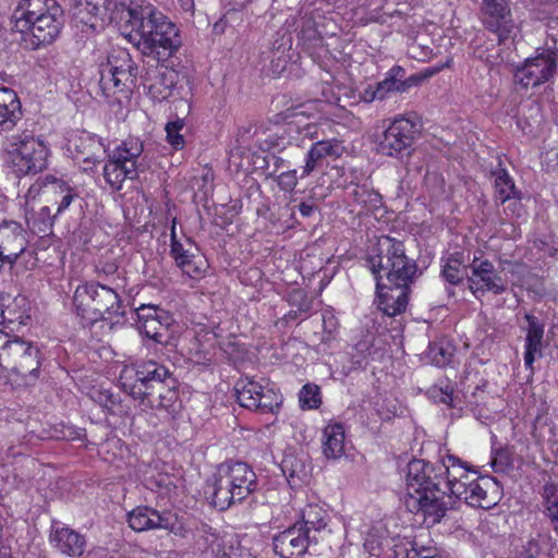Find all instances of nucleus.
Returning <instances> with one entry per match:
<instances>
[{
  "mask_svg": "<svg viewBox=\"0 0 558 558\" xmlns=\"http://www.w3.org/2000/svg\"><path fill=\"white\" fill-rule=\"evenodd\" d=\"M366 262L376 280L379 310L390 317L403 313L417 272V264L407 256L403 242L386 234L378 236Z\"/></svg>",
  "mask_w": 558,
  "mask_h": 558,
  "instance_id": "1",
  "label": "nucleus"
},
{
  "mask_svg": "<svg viewBox=\"0 0 558 558\" xmlns=\"http://www.w3.org/2000/svg\"><path fill=\"white\" fill-rule=\"evenodd\" d=\"M444 472L439 463L413 459L408 463L402 501L407 510L421 515L427 524L435 525L453 508L448 495Z\"/></svg>",
  "mask_w": 558,
  "mask_h": 558,
  "instance_id": "2",
  "label": "nucleus"
},
{
  "mask_svg": "<svg viewBox=\"0 0 558 558\" xmlns=\"http://www.w3.org/2000/svg\"><path fill=\"white\" fill-rule=\"evenodd\" d=\"M122 13L123 23L130 25L134 33L131 38L138 36L136 47L143 56L163 64L181 47L178 27L154 5L131 2Z\"/></svg>",
  "mask_w": 558,
  "mask_h": 558,
  "instance_id": "3",
  "label": "nucleus"
},
{
  "mask_svg": "<svg viewBox=\"0 0 558 558\" xmlns=\"http://www.w3.org/2000/svg\"><path fill=\"white\" fill-rule=\"evenodd\" d=\"M73 304L84 326H92L99 320L119 323L126 313V305L118 293V287L98 281L78 284L74 291Z\"/></svg>",
  "mask_w": 558,
  "mask_h": 558,
  "instance_id": "4",
  "label": "nucleus"
},
{
  "mask_svg": "<svg viewBox=\"0 0 558 558\" xmlns=\"http://www.w3.org/2000/svg\"><path fill=\"white\" fill-rule=\"evenodd\" d=\"M16 27L29 31L38 48L52 44L64 25V13L56 0H22L14 12Z\"/></svg>",
  "mask_w": 558,
  "mask_h": 558,
  "instance_id": "5",
  "label": "nucleus"
},
{
  "mask_svg": "<svg viewBox=\"0 0 558 558\" xmlns=\"http://www.w3.org/2000/svg\"><path fill=\"white\" fill-rule=\"evenodd\" d=\"M2 147L7 163L16 178L36 175L48 168L50 149L39 136L27 132L15 134L7 137Z\"/></svg>",
  "mask_w": 558,
  "mask_h": 558,
  "instance_id": "6",
  "label": "nucleus"
},
{
  "mask_svg": "<svg viewBox=\"0 0 558 558\" xmlns=\"http://www.w3.org/2000/svg\"><path fill=\"white\" fill-rule=\"evenodd\" d=\"M99 87L106 98L119 96L128 98L136 85L138 68L124 49L108 54L106 62L99 64Z\"/></svg>",
  "mask_w": 558,
  "mask_h": 558,
  "instance_id": "7",
  "label": "nucleus"
},
{
  "mask_svg": "<svg viewBox=\"0 0 558 558\" xmlns=\"http://www.w3.org/2000/svg\"><path fill=\"white\" fill-rule=\"evenodd\" d=\"M421 133L418 118L413 114L397 116L385 130L378 144V153L392 158L410 157Z\"/></svg>",
  "mask_w": 558,
  "mask_h": 558,
  "instance_id": "8",
  "label": "nucleus"
},
{
  "mask_svg": "<svg viewBox=\"0 0 558 558\" xmlns=\"http://www.w3.org/2000/svg\"><path fill=\"white\" fill-rule=\"evenodd\" d=\"M143 150V143L138 138L129 137L109 154L104 167V178L107 184L114 191H120L125 180L137 179V159Z\"/></svg>",
  "mask_w": 558,
  "mask_h": 558,
  "instance_id": "9",
  "label": "nucleus"
},
{
  "mask_svg": "<svg viewBox=\"0 0 558 558\" xmlns=\"http://www.w3.org/2000/svg\"><path fill=\"white\" fill-rule=\"evenodd\" d=\"M129 5L113 0H80L73 8V17L77 23L97 31L102 28L106 23L122 24L123 10Z\"/></svg>",
  "mask_w": 558,
  "mask_h": 558,
  "instance_id": "10",
  "label": "nucleus"
},
{
  "mask_svg": "<svg viewBox=\"0 0 558 558\" xmlns=\"http://www.w3.org/2000/svg\"><path fill=\"white\" fill-rule=\"evenodd\" d=\"M234 389L241 407L262 414L275 413L282 402L281 396L274 388L262 386L253 379H240Z\"/></svg>",
  "mask_w": 558,
  "mask_h": 558,
  "instance_id": "11",
  "label": "nucleus"
},
{
  "mask_svg": "<svg viewBox=\"0 0 558 558\" xmlns=\"http://www.w3.org/2000/svg\"><path fill=\"white\" fill-rule=\"evenodd\" d=\"M3 355L8 375L14 373L21 376L38 377L40 366L39 349L21 338L8 340L3 345Z\"/></svg>",
  "mask_w": 558,
  "mask_h": 558,
  "instance_id": "12",
  "label": "nucleus"
},
{
  "mask_svg": "<svg viewBox=\"0 0 558 558\" xmlns=\"http://www.w3.org/2000/svg\"><path fill=\"white\" fill-rule=\"evenodd\" d=\"M470 269L471 276L468 277V283L475 298L480 299L486 293L500 295L507 291V281L489 259L474 255Z\"/></svg>",
  "mask_w": 558,
  "mask_h": 558,
  "instance_id": "13",
  "label": "nucleus"
},
{
  "mask_svg": "<svg viewBox=\"0 0 558 558\" xmlns=\"http://www.w3.org/2000/svg\"><path fill=\"white\" fill-rule=\"evenodd\" d=\"M155 383L144 396L134 400H137L145 410H165L168 413H175L180 408L177 378L170 373L165 379Z\"/></svg>",
  "mask_w": 558,
  "mask_h": 558,
  "instance_id": "14",
  "label": "nucleus"
},
{
  "mask_svg": "<svg viewBox=\"0 0 558 558\" xmlns=\"http://www.w3.org/2000/svg\"><path fill=\"white\" fill-rule=\"evenodd\" d=\"M128 522L130 527L136 532L162 529L173 534H180L182 531V525L178 522L175 514L169 511L159 512L148 506H138L129 512Z\"/></svg>",
  "mask_w": 558,
  "mask_h": 558,
  "instance_id": "15",
  "label": "nucleus"
},
{
  "mask_svg": "<svg viewBox=\"0 0 558 558\" xmlns=\"http://www.w3.org/2000/svg\"><path fill=\"white\" fill-rule=\"evenodd\" d=\"M499 485L490 476H475L465 485V492L453 498V505L457 500H464L469 506L482 509H492L499 501Z\"/></svg>",
  "mask_w": 558,
  "mask_h": 558,
  "instance_id": "16",
  "label": "nucleus"
},
{
  "mask_svg": "<svg viewBox=\"0 0 558 558\" xmlns=\"http://www.w3.org/2000/svg\"><path fill=\"white\" fill-rule=\"evenodd\" d=\"M556 66L555 53L543 50L534 58L526 59L524 64L517 70L515 77L525 88L536 87L554 75Z\"/></svg>",
  "mask_w": 558,
  "mask_h": 558,
  "instance_id": "17",
  "label": "nucleus"
},
{
  "mask_svg": "<svg viewBox=\"0 0 558 558\" xmlns=\"http://www.w3.org/2000/svg\"><path fill=\"white\" fill-rule=\"evenodd\" d=\"M27 247L26 232L14 220L0 221V262L13 266Z\"/></svg>",
  "mask_w": 558,
  "mask_h": 558,
  "instance_id": "18",
  "label": "nucleus"
},
{
  "mask_svg": "<svg viewBox=\"0 0 558 558\" xmlns=\"http://www.w3.org/2000/svg\"><path fill=\"white\" fill-rule=\"evenodd\" d=\"M206 494H208L211 505L220 511L244 500L222 463L217 468L213 481L208 483Z\"/></svg>",
  "mask_w": 558,
  "mask_h": 558,
  "instance_id": "19",
  "label": "nucleus"
},
{
  "mask_svg": "<svg viewBox=\"0 0 558 558\" xmlns=\"http://www.w3.org/2000/svg\"><path fill=\"white\" fill-rule=\"evenodd\" d=\"M170 62L161 64V68L147 71L143 77L144 88L155 102H161L172 96L173 88L179 81V73L172 69Z\"/></svg>",
  "mask_w": 558,
  "mask_h": 558,
  "instance_id": "20",
  "label": "nucleus"
},
{
  "mask_svg": "<svg viewBox=\"0 0 558 558\" xmlns=\"http://www.w3.org/2000/svg\"><path fill=\"white\" fill-rule=\"evenodd\" d=\"M132 371L134 383L131 385L123 383V387L133 399L144 396L146 390L156 384L154 381H160L171 373L168 367L154 360L136 362L132 365Z\"/></svg>",
  "mask_w": 558,
  "mask_h": 558,
  "instance_id": "21",
  "label": "nucleus"
},
{
  "mask_svg": "<svg viewBox=\"0 0 558 558\" xmlns=\"http://www.w3.org/2000/svg\"><path fill=\"white\" fill-rule=\"evenodd\" d=\"M330 515L327 510L317 504H310L302 509L301 518L295 524L302 527L303 533L310 536V541L317 545L326 541L331 530L328 526Z\"/></svg>",
  "mask_w": 558,
  "mask_h": 558,
  "instance_id": "22",
  "label": "nucleus"
},
{
  "mask_svg": "<svg viewBox=\"0 0 558 558\" xmlns=\"http://www.w3.org/2000/svg\"><path fill=\"white\" fill-rule=\"evenodd\" d=\"M274 550L281 558H299L303 556L310 545V536L303 533L302 527L295 523L276 534L272 538Z\"/></svg>",
  "mask_w": 558,
  "mask_h": 558,
  "instance_id": "23",
  "label": "nucleus"
},
{
  "mask_svg": "<svg viewBox=\"0 0 558 558\" xmlns=\"http://www.w3.org/2000/svg\"><path fill=\"white\" fill-rule=\"evenodd\" d=\"M439 463V466L445 470L444 477L448 495H452V499L461 492H465L468 482L463 477L474 478L477 472L473 470L468 462L462 461L460 458L447 454Z\"/></svg>",
  "mask_w": 558,
  "mask_h": 558,
  "instance_id": "24",
  "label": "nucleus"
},
{
  "mask_svg": "<svg viewBox=\"0 0 558 558\" xmlns=\"http://www.w3.org/2000/svg\"><path fill=\"white\" fill-rule=\"evenodd\" d=\"M73 159L82 162L83 171H92L101 161L105 151L101 140L90 134H83L70 142Z\"/></svg>",
  "mask_w": 558,
  "mask_h": 558,
  "instance_id": "25",
  "label": "nucleus"
},
{
  "mask_svg": "<svg viewBox=\"0 0 558 558\" xmlns=\"http://www.w3.org/2000/svg\"><path fill=\"white\" fill-rule=\"evenodd\" d=\"M49 541L61 554L73 558L82 556L86 547L84 535L60 523L52 525Z\"/></svg>",
  "mask_w": 558,
  "mask_h": 558,
  "instance_id": "26",
  "label": "nucleus"
},
{
  "mask_svg": "<svg viewBox=\"0 0 558 558\" xmlns=\"http://www.w3.org/2000/svg\"><path fill=\"white\" fill-rule=\"evenodd\" d=\"M343 150L341 142L336 138L315 142L306 154L301 178H306L314 170L322 168L327 158L337 159L341 157Z\"/></svg>",
  "mask_w": 558,
  "mask_h": 558,
  "instance_id": "27",
  "label": "nucleus"
},
{
  "mask_svg": "<svg viewBox=\"0 0 558 558\" xmlns=\"http://www.w3.org/2000/svg\"><path fill=\"white\" fill-rule=\"evenodd\" d=\"M196 251L197 247L191 239H186L185 243L170 245V255L175 265L190 278H198L205 270V262L195 254Z\"/></svg>",
  "mask_w": 558,
  "mask_h": 558,
  "instance_id": "28",
  "label": "nucleus"
},
{
  "mask_svg": "<svg viewBox=\"0 0 558 558\" xmlns=\"http://www.w3.org/2000/svg\"><path fill=\"white\" fill-rule=\"evenodd\" d=\"M482 13L485 26L498 35V43H504L509 34L507 17L510 8L507 0H482Z\"/></svg>",
  "mask_w": 558,
  "mask_h": 558,
  "instance_id": "29",
  "label": "nucleus"
},
{
  "mask_svg": "<svg viewBox=\"0 0 558 558\" xmlns=\"http://www.w3.org/2000/svg\"><path fill=\"white\" fill-rule=\"evenodd\" d=\"M25 298L21 295L14 299H11L10 295L0 296V326H2L3 332H14L21 326L26 325L29 316L25 313Z\"/></svg>",
  "mask_w": 558,
  "mask_h": 558,
  "instance_id": "30",
  "label": "nucleus"
},
{
  "mask_svg": "<svg viewBox=\"0 0 558 558\" xmlns=\"http://www.w3.org/2000/svg\"><path fill=\"white\" fill-rule=\"evenodd\" d=\"M229 476L236 484L238 493L242 494L244 499L252 495L258 486L257 476L247 463L241 461H228L222 463Z\"/></svg>",
  "mask_w": 558,
  "mask_h": 558,
  "instance_id": "31",
  "label": "nucleus"
},
{
  "mask_svg": "<svg viewBox=\"0 0 558 558\" xmlns=\"http://www.w3.org/2000/svg\"><path fill=\"white\" fill-rule=\"evenodd\" d=\"M46 198L57 206L56 215H62L73 202L80 198V192L76 186L62 178L53 177L52 183L46 190Z\"/></svg>",
  "mask_w": 558,
  "mask_h": 558,
  "instance_id": "32",
  "label": "nucleus"
},
{
  "mask_svg": "<svg viewBox=\"0 0 558 558\" xmlns=\"http://www.w3.org/2000/svg\"><path fill=\"white\" fill-rule=\"evenodd\" d=\"M21 114V102L16 93L9 87H0V132L12 130Z\"/></svg>",
  "mask_w": 558,
  "mask_h": 558,
  "instance_id": "33",
  "label": "nucleus"
},
{
  "mask_svg": "<svg viewBox=\"0 0 558 558\" xmlns=\"http://www.w3.org/2000/svg\"><path fill=\"white\" fill-rule=\"evenodd\" d=\"M529 324L525 338L524 364L532 368L536 355H542V342L544 337V325L532 314H525Z\"/></svg>",
  "mask_w": 558,
  "mask_h": 558,
  "instance_id": "34",
  "label": "nucleus"
},
{
  "mask_svg": "<svg viewBox=\"0 0 558 558\" xmlns=\"http://www.w3.org/2000/svg\"><path fill=\"white\" fill-rule=\"evenodd\" d=\"M345 430L341 423H330L323 429V453L327 459H339L344 454Z\"/></svg>",
  "mask_w": 558,
  "mask_h": 558,
  "instance_id": "35",
  "label": "nucleus"
},
{
  "mask_svg": "<svg viewBox=\"0 0 558 558\" xmlns=\"http://www.w3.org/2000/svg\"><path fill=\"white\" fill-rule=\"evenodd\" d=\"M296 29L298 39L305 50L314 53L323 47V37L318 33L316 22L311 15L304 14L300 16Z\"/></svg>",
  "mask_w": 558,
  "mask_h": 558,
  "instance_id": "36",
  "label": "nucleus"
},
{
  "mask_svg": "<svg viewBox=\"0 0 558 558\" xmlns=\"http://www.w3.org/2000/svg\"><path fill=\"white\" fill-rule=\"evenodd\" d=\"M172 322V317L167 312V318L142 323L138 325V329L146 338L151 339L158 344L167 345L170 339L169 327Z\"/></svg>",
  "mask_w": 558,
  "mask_h": 558,
  "instance_id": "37",
  "label": "nucleus"
},
{
  "mask_svg": "<svg viewBox=\"0 0 558 558\" xmlns=\"http://www.w3.org/2000/svg\"><path fill=\"white\" fill-rule=\"evenodd\" d=\"M466 275L463 253L454 252L450 254L441 270L442 278L450 284L457 286L463 281Z\"/></svg>",
  "mask_w": 558,
  "mask_h": 558,
  "instance_id": "38",
  "label": "nucleus"
},
{
  "mask_svg": "<svg viewBox=\"0 0 558 558\" xmlns=\"http://www.w3.org/2000/svg\"><path fill=\"white\" fill-rule=\"evenodd\" d=\"M495 178V193L501 203L507 202L512 197H517V189L512 178L506 169L499 167L493 171Z\"/></svg>",
  "mask_w": 558,
  "mask_h": 558,
  "instance_id": "39",
  "label": "nucleus"
},
{
  "mask_svg": "<svg viewBox=\"0 0 558 558\" xmlns=\"http://www.w3.org/2000/svg\"><path fill=\"white\" fill-rule=\"evenodd\" d=\"M405 71L402 66L395 65L388 72L386 77L376 84V87L372 92L369 101L375 99L383 100L388 97L392 92H396V76H404Z\"/></svg>",
  "mask_w": 558,
  "mask_h": 558,
  "instance_id": "40",
  "label": "nucleus"
},
{
  "mask_svg": "<svg viewBox=\"0 0 558 558\" xmlns=\"http://www.w3.org/2000/svg\"><path fill=\"white\" fill-rule=\"evenodd\" d=\"M453 355L454 347L446 340H440L429 344L428 357L430 359V362L438 367L449 365L452 362Z\"/></svg>",
  "mask_w": 558,
  "mask_h": 558,
  "instance_id": "41",
  "label": "nucleus"
},
{
  "mask_svg": "<svg viewBox=\"0 0 558 558\" xmlns=\"http://www.w3.org/2000/svg\"><path fill=\"white\" fill-rule=\"evenodd\" d=\"M351 197L355 204L367 208H377L381 204L380 194L366 185H355Z\"/></svg>",
  "mask_w": 558,
  "mask_h": 558,
  "instance_id": "42",
  "label": "nucleus"
},
{
  "mask_svg": "<svg viewBox=\"0 0 558 558\" xmlns=\"http://www.w3.org/2000/svg\"><path fill=\"white\" fill-rule=\"evenodd\" d=\"M544 500L546 508V515L550 520L553 530L558 535V487L549 484L544 487Z\"/></svg>",
  "mask_w": 558,
  "mask_h": 558,
  "instance_id": "43",
  "label": "nucleus"
},
{
  "mask_svg": "<svg viewBox=\"0 0 558 558\" xmlns=\"http://www.w3.org/2000/svg\"><path fill=\"white\" fill-rule=\"evenodd\" d=\"M300 407L304 410L318 409L322 404L320 389L315 384H306L299 393Z\"/></svg>",
  "mask_w": 558,
  "mask_h": 558,
  "instance_id": "44",
  "label": "nucleus"
},
{
  "mask_svg": "<svg viewBox=\"0 0 558 558\" xmlns=\"http://www.w3.org/2000/svg\"><path fill=\"white\" fill-rule=\"evenodd\" d=\"M428 395L436 403H442L449 408H454L453 387L450 381L446 380L434 385L428 390Z\"/></svg>",
  "mask_w": 558,
  "mask_h": 558,
  "instance_id": "45",
  "label": "nucleus"
},
{
  "mask_svg": "<svg viewBox=\"0 0 558 558\" xmlns=\"http://www.w3.org/2000/svg\"><path fill=\"white\" fill-rule=\"evenodd\" d=\"M136 315L138 318L137 325H141L142 323H148V320L167 318V311L153 304H142L136 308Z\"/></svg>",
  "mask_w": 558,
  "mask_h": 558,
  "instance_id": "46",
  "label": "nucleus"
},
{
  "mask_svg": "<svg viewBox=\"0 0 558 558\" xmlns=\"http://www.w3.org/2000/svg\"><path fill=\"white\" fill-rule=\"evenodd\" d=\"M183 125L184 122L180 119L168 122L166 125L167 141L177 150L182 149L184 146V138L180 134V131L182 130Z\"/></svg>",
  "mask_w": 558,
  "mask_h": 558,
  "instance_id": "47",
  "label": "nucleus"
},
{
  "mask_svg": "<svg viewBox=\"0 0 558 558\" xmlns=\"http://www.w3.org/2000/svg\"><path fill=\"white\" fill-rule=\"evenodd\" d=\"M93 400L106 409L110 414H117L118 398L109 390H95L92 395Z\"/></svg>",
  "mask_w": 558,
  "mask_h": 558,
  "instance_id": "48",
  "label": "nucleus"
},
{
  "mask_svg": "<svg viewBox=\"0 0 558 558\" xmlns=\"http://www.w3.org/2000/svg\"><path fill=\"white\" fill-rule=\"evenodd\" d=\"M405 558H439V550L435 545H423L414 541Z\"/></svg>",
  "mask_w": 558,
  "mask_h": 558,
  "instance_id": "49",
  "label": "nucleus"
},
{
  "mask_svg": "<svg viewBox=\"0 0 558 558\" xmlns=\"http://www.w3.org/2000/svg\"><path fill=\"white\" fill-rule=\"evenodd\" d=\"M492 468L496 473H505L511 466L510 453L507 449H497L490 461Z\"/></svg>",
  "mask_w": 558,
  "mask_h": 558,
  "instance_id": "50",
  "label": "nucleus"
},
{
  "mask_svg": "<svg viewBox=\"0 0 558 558\" xmlns=\"http://www.w3.org/2000/svg\"><path fill=\"white\" fill-rule=\"evenodd\" d=\"M52 174H47L45 177H39L27 190L25 197L29 199H35L38 195L43 194L46 196V190L52 183L53 180Z\"/></svg>",
  "mask_w": 558,
  "mask_h": 558,
  "instance_id": "51",
  "label": "nucleus"
},
{
  "mask_svg": "<svg viewBox=\"0 0 558 558\" xmlns=\"http://www.w3.org/2000/svg\"><path fill=\"white\" fill-rule=\"evenodd\" d=\"M276 181L281 191L289 193L293 192L298 185L296 170H288L281 172L279 175H277Z\"/></svg>",
  "mask_w": 558,
  "mask_h": 558,
  "instance_id": "52",
  "label": "nucleus"
},
{
  "mask_svg": "<svg viewBox=\"0 0 558 558\" xmlns=\"http://www.w3.org/2000/svg\"><path fill=\"white\" fill-rule=\"evenodd\" d=\"M282 472L288 474L289 477H302L305 475V466L302 462L298 461L293 457H287L282 461Z\"/></svg>",
  "mask_w": 558,
  "mask_h": 558,
  "instance_id": "53",
  "label": "nucleus"
},
{
  "mask_svg": "<svg viewBox=\"0 0 558 558\" xmlns=\"http://www.w3.org/2000/svg\"><path fill=\"white\" fill-rule=\"evenodd\" d=\"M289 303L298 307L299 312L307 313L311 308V302L306 292L302 289H295L289 294Z\"/></svg>",
  "mask_w": 558,
  "mask_h": 558,
  "instance_id": "54",
  "label": "nucleus"
},
{
  "mask_svg": "<svg viewBox=\"0 0 558 558\" xmlns=\"http://www.w3.org/2000/svg\"><path fill=\"white\" fill-rule=\"evenodd\" d=\"M541 554V546L536 539H529L520 549L517 550L513 558H537Z\"/></svg>",
  "mask_w": 558,
  "mask_h": 558,
  "instance_id": "55",
  "label": "nucleus"
},
{
  "mask_svg": "<svg viewBox=\"0 0 558 558\" xmlns=\"http://www.w3.org/2000/svg\"><path fill=\"white\" fill-rule=\"evenodd\" d=\"M59 215H56V213L51 214V208L49 206L41 207L38 213V219L40 223L39 231L45 233L51 231L53 221Z\"/></svg>",
  "mask_w": 558,
  "mask_h": 558,
  "instance_id": "56",
  "label": "nucleus"
},
{
  "mask_svg": "<svg viewBox=\"0 0 558 558\" xmlns=\"http://www.w3.org/2000/svg\"><path fill=\"white\" fill-rule=\"evenodd\" d=\"M416 83L417 80L414 76L408 78H404V76H396V92L405 93Z\"/></svg>",
  "mask_w": 558,
  "mask_h": 558,
  "instance_id": "57",
  "label": "nucleus"
},
{
  "mask_svg": "<svg viewBox=\"0 0 558 558\" xmlns=\"http://www.w3.org/2000/svg\"><path fill=\"white\" fill-rule=\"evenodd\" d=\"M316 209H317V207L313 203L302 202L299 205L300 214L305 218L311 217L315 213Z\"/></svg>",
  "mask_w": 558,
  "mask_h": 558,
  "instance_id": "58",
  "label": "nucleus"
},
{
  "mask_svg": "<svg viewBox=\"0 0 558 558\" xmlns=\"http://www.w3.org/2000/svg\"><path fill=\"white\" fill-rule=\"evenodd\" d=\"M272 162V166H274V171H278L279 169H282L284 167H288L289 166V162L282 158V157H279L277 155H271L269 157V160H268V163L269 162Z\"/></svg>",
  "mask_w": 558,
  "mask_h": 558,
  "instance_id": "59",
  "label": "nucleus"
},
{
  "mask_svg": "<svg viewBox=\"0 0 558 558\" xmlns=\"http://www.w3.org/2000/svg\"><path fill=\"white\" fill-rule=\"evenodd\" d=\"M228 27V21H227V17L223 16L221 17L220 20H218L214 26H213V32L214 34L216 35H222L226 33V29Z\"/></svg>",
  "mask_w": 558,
  "mask_h": 558,
  "instance_id": "60",
  "label": "nucleus"
},
{
  "mask_svg": "<svg viewBox=\"0 0 558 558\" xmlns=\"http://www.w3.org/2000/svg\"><path fill=\"white\" fill-rule=\"evenodd\" d=\"M118 270V266L114 263H106L101 267L97 266L98 274H105L107 276L116 274Z\"/></svg>",
  "mask_w": 558,
  "mask_h": 558,
  "instance_id": "61",
  "label": "nucleus"
},
{
  "mask_svg": "<svg viewBox=\"0 0 558 558\" xmlns=\"http://www.w3.org/2000/svg\"><path fill=\"white\" fill-rule=\"evenodd\" d=\"M8 380L7 363L3 355V349L0 348V384Z\"/></svg>",
  "mask_w": 558,
  "mask_h": 558,
  "instance_id": "62",
  "label": "nucleus"
},
{
  "mask_svg": "<svg viewBox=\"0 0 558 558\" xmlns=\"http://www.w3.org/2000/svg\"><path fill=\"white\" fill-rule=\"evenodd\" d=\"M178 2L184 12L193 16L195 10L194 0H178Z\"/></svg>",
  "mask_w": 558,
  "mask_h": 558,
  "instance_id": "63",
  "label": "nucleus"
},
{
  "mask_svg": "<svg viewBox=\"0 0 558 558\" xmlns=\"http://www.w3.org/2000/svg\"><path fill=\"white\" fill-rule=\"evenodd\" d=\"M323 322L325 329H328L329 332L332 331V328L335 327V319L332 316L326 317V315H323Z\"/></svg>",
  "mask_w": 558,
  "mask_h": 558,
  "instance_id": "64",
  "label": "nucleus"
}]
</instances>
